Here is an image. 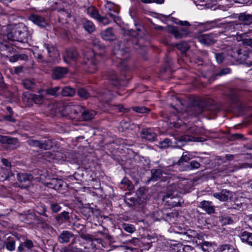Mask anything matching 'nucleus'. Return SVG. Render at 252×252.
Here are the masks:
<instances>
[{"instance_id": "13d9d810", "label": "nucleus", "mask_w": 252, "mask_h": 252, "mask_svg": "<svg viewBox=\"0 0 252 252\" xmlns=\"http://www.w3.org/2000/svg\"><path fill=\"white\" fill-rule=\"evenodd\" d=\"M50 209L53 213H57L61 210L62 207L60 204L57 202H51L50 203Z\"/></svg>"}, {"instance_id": "4be33fe9", "label": "nucleus", "mask_w": 252, "mask_h": 252, "mask_svg": "<svg viewBox=\"0 0 252 252\" xmlns=\"http://www.w3.org/2000/svg\"><path fill=\"white\" fill-rule=\"evenodd\" d=\"M78 57V54L76 49L70 48L66 50L63 54V57L64 62L69 63V60H75Z\"/></svg>"}, {"instance_id": "3c124183", "label": "nucleus", "mask_w": 252, "mask_h": 252, "mask_svg": "<svg viewBox=\"0 0 252 252\" xmlns=\"http://www.w3.org/2000/svg\"><path fill=\"white\" fill-rule=\"evenodd\" d=\"M29 98L32 99L35 103L37 104H41L44 102L43 96L42 95L31 94Z\"/></svg>"}, {"instance_id": "72a5a7b5", "label": "nucleus", "mask_w": 252, "mask_h": 252, "mask_svg": "<svg viewBox=\"0 0 252 252\" xmlns=\"http://www.w3.org/2000/svg\"><path fill=\"white\" fill-rule=\"evenodd\" d=\"M55 219L59 224H62L65 222L69 221L70 219L69 213L66 211H63L55 217Z\"/></svg>"}, {"instance_id": "6e6d98bb", "label": "nucleus", "mask_w": 252, "mask_h": 252, "mask_svg": "<svg viewBox=\"0 0 252 252\" xmlns=\"http://www.w3.org/2000/svg\"><path fill=\"white\" fill-rule=\"evenodd\" d=\"M202 250L204 252H215V249L212 244L207 242H205L202 247Z\"/></svg>"}, {"instance_id": "c03bdc74", "label": "nucleus", "mask_w": 252, "mask_h": 252, "mask_svg": "<svg viewBox=\"0 0 252 252\" xmlns=\"http://www.w3.org/2000/svg\"><path fill=\"white\" fill-rule=\"evenodd\" d=\"M22 84L25 89L29 90H32L35 86L34 81L31 79H24Z\"/></svg>"}, {"instance_id": "aec40b11", "label": "nucleus", "mask_w": 252, "mask_h": 252, "mask_svg": "<svg viewBox=\"0 0 252 252\" xmlns=\"http://www.w3.org/2000/svg\"><path fill=\"white\" fill-rule=\"evenodd\" d=\"M215 34H203L198 37V41L202 44L205 45H212L215 43L216 40Z\"/></svg>"}, {"instance_id": "603ef678", "label": "nucleus", "mask_w": 252, "mask_h": 252, "mask_svg": "<svg viewBox=\"0 0 252 252\" xmlns=\"http://www.w3.org/2000/svg\"><path fill=\"white\" fill-rule=\"evenodd\" d=\"M198 138H195L189 135H182L179 137V142H189V141H198Z\"/></svg>"}, {"instance_id": "39448f33", "label": "nucleus", "mask_w": 252, "mask_h": 252, "mask_svg": "<svg viewBox=\"0 0 252 252\" xmlns=\"http://www.w3.org/2000/svg\"><path fill=\"white\" fill-rule=\"evenodd\" d=\"M131 41L127 42V44L125 45L122 41H118L114 46L113 53L118 59L121 61L124 62L128 56V47Z\"/></svg>"}, {"instance_id": "412c9836", "label": "nucleus", "mask_w": 252, "mask_h": 252, "mask_svg": "<svg viewBox=\"0 0 252 252\" xmlns=\"http://www.w3.org/2000/svg\"><path fill=\"white\" fill-rule=\"evenodd\" d=\"M17 178L18 181L23 185L28 186L33 179V177L31 174L19 173L17 174Z\"/></svg>"}, {"instance_id": "f704fd0d", "label": "nucleus", "mask_w": 252, "mask_h": 252, "mask_svg": "<svg viewBox=\"0 0 252 252\" xmlns=\"http://www.w3.org/2000/svg\"><path fill=\"white\" fill-rule=\"evenodd\" d=\"M65 110L70 111V114L74 115L75 118H77V116H80L81 112L83 110V107L79 105H74L70 106H66Z\"/></svg>"}, {"instance_id": "bb28decb", "label": "nucleus", "mask_w": 252, "mask_h": 252, "mask_svg": "<svg viewBox=\"0 0 252 252\" xmlns=\"http://www.w3.org/2000/svg\"><path fill=\"white\" fill-rule=\"evenodd\" d=\"M198 207L208 214H213L215 212V206L211 201L203 200L200 202Z\"/></svg>"}, {"instance_id": "2eb2a0df", "label": "nucleus", "mask_w": 252, "mask_h": 252, "mask_svg": "<svg viewBox=\"0 0 252 252\" xmlns=\"http://www.w3.org/2000/svg\"><path fill=\"white\" fill-rule=\"evenodd\" d=\"M113 94L106 89H101L97 91L96 97L101 101L108 103L113 97Z\"/></svg>"}, {"instance_id": "774afa93", "label": "nucleus", "mask_w": 252, "mask_h": 252, "mask_svg": "<svg viewBox=\"0 0 252 252\" xmlns=\"http://www.w3.org/2000/svg\"><path fill=\"white\" fill-rule=\"evenodd\" d=\"M123 228L125 231L129 233H132L135 230V227L133 225L129 224H124Z\"/></svg>"}, {"instance_id": "bf43d9fd", "label": "nucleus", "mask_w": 252, "mask_h": 252, "mask_svg": "<svg viewBox=\"0 0 252 252\" xmlns=\"http://www.w3.org/2000/svg\"><path fill=\"white\" fill-rule=\"evenodd\" d=\"M78 95L83 99H87L90 97V94L86 90L82 88H80L77 91Z\"/></svg>"}, {"instance_id": "393cba45", "label": "nucleus", "mask_w": 252, "mask_h": 252, "mask_svg": "<svg viewBox=\"0 0 252 252\" xmlns=\"http://www.w3.org/2000/svg\"><path fill=\"white\" fill-rule=\"evenodd\" d=\"M96 244H101L102 245V240L100 238L93 239L90 240L86 244V246H83V252L87 249L89 252H94L96 248Z\"/></svg>"}, {"instance_id": "37998d69", "label": "nucleus", "mask_w": 252, "mask_h": 252, "mask_svg": "<svg viewBox=\"0 0 252 252\" xmlns=\"http://www.w3.org/2000/svg\"><path fill=\"white\" fill-rule=\"evenodd\" d=\"M219 252H239L237 249H235L233 246L225 244L221 245L219 248Z\"/></svg>"}, {"instance_id": "7ed1b4c3", "label": "nucleus", "mask_w": 252, "mask_h": 252, "mask_svg": "<svg viewBox=\"0 0 252 252\" xmlns=\"http://www.w3.org/2000/svg\"><path fill=\"white\" fill-rule=\"evenodd\" d=\"M84 63L88 66L89 73H93L97 69L98 58L100 54L96 55L93 50L88 49L84 52Z\"/></svg>"}, {"instance_id": "052dcab7", "label": "nucleus", "mask_w": 252, "mask_h": 252, "mask_svg": "<svg viewBox=\"0 0 252 252\" xmlns=\"http://www.w3.org/2000/svg\"><path fill=\"white\" fill-rule=\"evenodd\" d=\"M176 47L182 53H186L189 49L188 44L185 42H182L180 43L177 44Z\"/></svg>"}, {"instance_id": "338daca9", "label": "nucleus", "mask_w": 252, "mask_h": 252, "mask_svg": "<svg viewBox=\"0 0 252 252\" xmlns=\"http://www.w3.org/2000/svg\"><path fill=\"white\" fill-rule=\"evenodd\" d=\"M188 131L189 133L195 135L198 134L200 132L199 128L194 125L189 127L188 129Z\"/></svg>"}, {"instance_id": "f8f14e48", "label": "nucleus", "mask_w": 252, "mask_h": 252, "mask_svg": "<svg viewBox=\"0 0 252 252\" xmlns=\"http://www.w3.org/2000/svg\"><path fill=\"white\" fill-rule=\"evenodd\" d=\"M125 201L129 207H133V209L137 211L143 209L146 204L145 198H126L125 199Z\"/></svg>"}, {"instance_id": "2f4dec72", "label": "nucleus", "mask_w": 252, "mask_h": 252, "mask_svg": "<svg viewBox=\"0 0 252 252\" xmlns=\"http://www.w3.org/2000/svg\"><path fill=\"white\" fill-rule=\"evenodd\" d=\"M199 161L192 160L187 166L181 169V171H187L196 169L199 168L200 164L199 162L202 160V158H198Z\"/></svg>"}, {"instance_id": "79ce46f5", "label": "nucleus", "mask_w": 252, "mask_h": 252, "mask_svg": "<svg viewBox=\"0 0 252 252\" xmlns=\"http://www.w3.org/2000/svg\"><path fill=\"white\" fill-rule=\"evenodd\" d=\"M5 141L4 142V144H7L12 149L16 148V147L18 146V141L17 138L5 136Z\"/></svg>"}, {"instance_id": "423d86ee", "label": "nucleus", "mask_w": 252, "mask_h": 252, "mask_svg": "<svg viewBox=\"0 0 252 252\" xmlns=\"http://www.w3.org/2000/svg\"><path fill=\"white\" fill-rule=\"evenodd\" d=\"M106 3L105 5L107 15H108L111 19L116 23L120 22V18L119 13L120 9L119 5L115 4L110 1L106 0Z\"/></svg>"}, {"instance_id": "a19ab883", "label": "nucleus", "mask_w": 252, "mask_h": 252, "mask_svg": "<svg viewBox=\"0 0 252 252\" xmlns=\"http://www.w3.org/2000/svg\"><path fill=\"white\" fill-rule=\"evenodd\" d=\"M241 239L243 242H245L248 244L252 246V233L244 231L241 235Z\"/></svg>"}, {"instance_id": "f257e3e1", "label": "nucleus", "mask_w": 252, "mask_h": 252, "mask_svg": "<svg viewBox=\"0 0 252 252\" xmlns=\"http://www.w3.org/2000/svg\"><path fill=\"white\" fill-rule=\"evenodd\" d=\"M11 41H17L21 43H27L31 39L30 31L25 25L21 24L9 25V32L7 33Z\"/></svg>"}, {"instance_id": "473e14b6", "label": "nucleus", "mask_w": 252, "mask_h": 252, "mask_svg": "<svg viewBox=\"0 0 252 252\" xmlns=\"http://www.w3.org/2000/svg\"><path fill=\"white\" fill-rule=\"evenodd\" d=\"M172 251V252H197L193 248L190 246L180 245L174 246Z\"/></svg>"}, {"instance_id": "f03ea898", "label": "nucleus", "mask_w": 252, "mask_h": 252, "mask_svg": "<svg viewBox=\"0 0 252 252\" xmlns=\"http://www.w3.org/2000/svg\"><path fill=\"white\" fill-rule=\"evenodd\" d=\"M229 60L247 66L252 65V53L244 49H237L229 51L227 53Z\"/></svg>"}, {"instance_id": "de8ad7c7", "label": "nucleus", "mask_w": 252, "mask_h": 252, "mask_svg": "<svg viewBox=\"0 0 252 252\" xmlns=\"http://www.w3.org/2000/svg\"><path fill=\"white\" fill-rule=\"evenodd\" d=\"M91 43L95 49H103L105 48V46L101 43L98 39L96 38L92 37L91 40Z\"/></svg>"}, {"instance_id": "e433bc0d", "label": "nucleus", "mask_w": 252, "mask_h": 252, "mask_svg": "<svg viewBox=\"0 0 252 252\" xmlns=\"http://www.w3.org/2000/svg\"><path fill=\"white\" fill-rule=\"evenodd\" d=\"M226 206L228 209L240 210L242 207V203L238 199L232 200L226 203Z\"/></svg>"}, {"instance_id": "4468645a", "label": "nucleus", "mask_w": 252, "mask_h": 252, "mask_svg": "<svg viewBox=\"0 0 252 252\" xmlns=\"http://www.w3.org/2000/svg\"><path fill=\"white\" fill-rule=\"evenodd\" d=\"M29 20L34 24L41 28H44L48 26V23L45 18L38 14H32L29 18Z\"/></svg>"}, {"instance_id": "20e7f679", "label": "nucleus", "mask_w": 252, "mask_h": 252, "mask_svg": "<svg viewBox=\"0 0 252 252\" xmlns=\"http://www.w3.org/2000/svg\"><path fill=\"white\" fill-rule=\"evenodd\" d=\"M56 15L58 17V21L63 24H68L73 26L76 23V19L71 14V11L66 6L63 7H57L55 9Z\"/></svg>"}, {"instance_id": "7c9ffc66", "label": "nucleus", "mask_w": 252, "mask_h": 252, "mask_svg": "<svg viewBox=\"0 0 252 252\" xmlns=\"http://www.w3.org/2000/svg\"><path fill=\"white\" fill-rule=\"evenodd\" d=\"M95 114V111L86 109L83 107V110L81 114V119L85 121H90L94 117Z\"/></svg>"}, {"instance_id": "c756f323", "label": "nucleus", "mask_w": 252, "mask_h": 252, "mask_svg": "<svg viewBox=\"0 0 252 252\" xmlns=\"http://www.w3.org/2000/svg\"><path fill=\"white\" fill-rule=\"evenodd\" d=\"M231 196V192L226 189H223L220 192L213 193L214 197L221 201H226L228 198H233Z\"/></svg>"}, {"instance_id": "1a4fd4ad", "label": "nucleus", "mask_w": 252, "mask_h": 252, "mask_svg": "<svg viewBox=\"0 0 252 252\" xmlns=\"http://www.w3.org/2000/svg\"><path fill=\"white\" fill-rule=\"evenodd\" d=\"M27 143L31 146L37 147L44 150H49L53 146V142L49 139L44 140L29 139L27 141Z\"/></svg>"}, {"instance_id": "ddd939ff", "label": "nucleus", "mask_w": 252, "mask_h": 252, "mask_svg": "<svg viewBox=\"0 0 252 252\" xmlns=\"http://www.w3.org/2000/svg\"><path fill=\"white\" fill-rule=\"evenodd\" d=\"M168 32L174 35L176 38H182L187 37L190 33L187 28L178 29L176 27L170 26L168 28Z\"/></svg>"}, {"instance_id": "0eeeda50", "label": "nucleus", "mask_w": 252, "mask_h": 252, "mask_svg": "<svg viewBox=\"0 0 252 252\" xmlns=\"http://www.w3.org/2000/svg\"><path fill=\"white\" fill-rule=\"evenodd\" d=\"M207 109L205 102L202 100H199L195 101L192 104L188 106L186 111L190 116H196Z\"/></svg>"}, {"instance_id": "a18cd8bd", "label": "nucleus", "mask_w": 252, "mask_h": 252, "mask_svg": "<svg viewBox=\"0 0 252 252\" xmlns=\"http://www.w3.org/2000/svg\"><path fill=\"white\" fill-rule=\"evenodd\" d=\"M60 87H56L54 88H50L45 90L46 94L53 96H57L59 95V91L61 89Z\"/></svg>"}, {"instance_id": "ea45409f", "label": "nucleus", "mask_w": 252, "mask_h": 252, "mask_svg": "<svg viewBox=\"0 0 252 252\" xmlns=\"http://www.w3.org/2000/svg\"><path fill=\"white\" fill-rule=\"evenodd\" d=\"M83 28L86 31L90 33L93 32L95 30L94 24L92 21L88 20L83 23Z\"/></svg>"}, {"instance_id": "9d476101", "label": "nucleus", "mask_w": 252, "mask_h": 252, "mask_svg": "<svg viewBox=\"0 0 252 252\" xmlns=\"http://www.w3.org/2000/svg\"><path fill=\"white\" fill-rule=\"evenodd\" d=\"M105 76L111 84L115 86H123L125 84V81L122 78H119L114 70L109 69L107 70Z\"/></svg>"}, {"instance_id": "8fccbe9b", "label": "nucleus", "mask_w": 252, "mask_h": 252, "mask_svg": "<svg viewBox=\"0 0 252 252\" xmlns=\"http://www.w3.org/2000/svg\"><path fill=\"white\" fill-rule=\"evenodd\" d=\"M215 57L218 63H222L227 57L229 60V57H228L227 53L226 54L224 52L215 53Z\"/></svg>"}, {"instance_id": "58836bf2", "label": "nucleus", "mask_w": 252, "mask_h": 252, "mask_svg": "<svg viewBox=\"0 0 252 252\" xmlns=\"http://www.w3.org/2000/svg\"><path fill=\"white\" fill-rule=\"evenodd\" d=\"M75 90L70 87L63 88L61 91V94L64 96H73L75 94Z\"/></svg>"}, {"instance_id": "49530a36", "label": "nucleus", "mask_w": 252, "mask_h": 252, "mask_svg": "<svg viewBox=\"0 0 252 252\" xmlns=\"http://www.w3.org/2000/svg\"><path fill=\"white\" fill-rule=\"evenodd\" d=\"M6 249L9 251H13L15 249V241L13 238L9 239L4 242Z\"/></svg>"}, {"instance_id": "c9c22d12", "label": "nucleus", "mask_w": 252, "mask_h": 252, "mask_svg": "<svg viewBox=\"0 0 252 252\" xmlns=\"http://www.w3.org/2000/svg\"><path fill=\"white\" fill-rule=\"evenodd\" d=\"M9 32V25L4 27L0 34V44L2 45L7 41H11V38H8L7 32Z\"/></svg>"}, {"instance_id": "680f3d73", "label": "nucleus", "mask_w": 252, "mask_h": 252, "mask_svg": "<svg viewBox=\"0 0 252 252\" xmlns=\"http://www.w3.org/2000/svg\"><path fill=\"white\" fill-rule=\"evenodd\" d=\"M37 213L39 215L43 216L45 217H48V215L47 214L46 212L47 211L46 207L45 205H41L37 207Z\"/></svg>"}, {"instance_id": "a878e982", "label": "nucleus", "mask_w": 252, "mask_h": 252, "mask_svg": "<svg viewBox=\"0 0 252 252\" xmlns=\"http://www.w3.org/2000/svg\"><path fill=\"white\" fill-rule=\"evenodd\" d=\"M178 192L177 185L172 184L167 187L166 194L164 195V198H170L172 199L177 195Z\"/></svg>"}, {"instance_id": "4c0bfd02", "label": "nucleus", "mask_w": 252, "mask_h": 252, "mask_svg": "<svg viewBox=\"0 0 252 252\" xmlns=\"http://www.w3.org/2000/svg\"><path fill=\"white\" fill-rule=\"evenodd\" d=\"M5 180L10 181V176L9 175L8 169L0 167V182Z\"/></svg>"}, {"instance_id": "864d4df0", "label": "nucleus", "mask_w": 252, "mask_h": 252, "mask_svg": "<svg viewBox=\"0 0 252 252\" xmlns=\"http://www.w3.org/2000/svg\"><path fill=\"white\" fill-rule=\"evenodd\" d=\"M108 16L106 15V16H102L99 14L96 20L104 25H108L111 22V20L110 18L108 17Z\"/></svg>"}, {"instance_id": "4d7b16f0", "label": "nucleus", "mask_w": 252, "mask_h": 252, "mask_svg": "<svg viewBox=\"0 0 252 252\" xmlns=\"http://www.w3.org/2000/svg\"><path fill=\"white\" fill-rule=\"evenodd\" d=\"M87 12L91 17L96 20L99 15L98 11L93 7L88 8L87 10Z\"/></svg>"}, {"instance_id": "f3484780", "label": "nucleus", "mask_w": 252, "mask_h": 252, "mask_svg": "<svg viewBox=\"0 0 252 252\" xmlns=\"http://www.w3.org/2000/svg\"><path fill=\"white\" fill-rule=\"evenodd\" d=\"M72 238H75L74 235L72 232L68 230H63L58 236V240L61 244L68 243Z\"/></svg>"}, {"instance_id": "6ab92c4d", "label": "nucleus", "mask_w": 252, "mask_h": 252, "mask_svg": "<svg viewBox=\"0 0 252 252\" xmlns=\"http://www.w3.org/2000/svg\"><path fill=\"white\" fill-rule=\"evenodd\" d=\"M140 136L149 141H153L156 138V133L150 128H143L140 132Z\"/></svg>"}, {"instance_id": "0e129e2a", "label": "nucleus", "mask_w": 252, "mask_h": 252, "mask_svg": "<svg viewBox=\"0 0 252 252\" xmlns=\"http://www.w3.org/2000/svg\"><path fill=\"white\" fill-rule=\"evenodd\" d=\"M132 109L135 112L139 113H146L149 111V109L144 106L133 107Z\"/></svg>"}, {"instance_id": "cd10ccee", "label": "nucleus", "mask_w": 252, "mask_h": 252, "mask_svg": "<svg viewBox=\"0 0 252 252\" xmlns=\"http://www.w3.org/2000/svg\"><path fill=\"white\" fill-rule=\"evenodd\" d=\"M64 183V182L61 179L53 178L47 182L46 185L48 188L59 190L63 188Z\"/></svg>"}, {"instance_id": "6e6552de", "label": "nucleus", "mask_w": 252, "mask_h": 252, "mask_svg": "<svg viewBox=\"0 0 252 252\" xmlns=\"http://www.w3.org/2000/svg\"><path fill=\"white\" fill-rule=\"evenodd\" d=\"M170 167L164 168L163 169L159 168H153L151 170V176L149 178L146 183H149L150 182H156L160 181L165 182L166 180V177L164 176L163 175L169 174L168 170L170 169Z\"/></svg>"}, {"instance_id": "5701e85b", "label": "nucleus", "mask_w": 252, "mask_h": 252, "mask_svg": "<svg viewBox=\"0 0 252 252\" xmlns=\"http://www.w3.org/2000/svg\"><path fill=\"white\" fill-rule=\"evenodd\" d=\"M101 38L105 41H113L116 39V36L112 28H108L100 32Z\"/></svg>"}, {"instance_id": "9b49d317", "label": "nucleus", "mask_w": 252, "mask_h": 252, "mask_svg": "<svg viewBox=\"0 0 252 252\" xmlns=\"http://www.w3.org/2000/svg\"><path fill=\"white\" fill-rule=\"evenodd\" d=\"M239 20L244 23H237L234 25L233 28L236 30L243 31V29L251 23H252V15L246 13H240Z\"/></svg>"}, {"instance_id": "c85d7f7f", "label": "nucleus", "mask_w": 252, "mask_h": 252, "mask_svg": "<svg viewBox=\"0 0 252 252\" xmlns=\"http://www.w3.org/2000/svg\"><path fill=\"white\" fill-rule=\"evenodd\" d=\"M43 46L47 50L48 56L53 60H55L59 57V51L55 46L48 44H44Z\"/></svg>"}, {"instance_id": "09e8293b", "label": "nucleus", "mask_w": 252, "mask_h": 252, "mask_svg": "<svg viewBox=\"0 0 252 252\" xmlns=\"http://www.w3.org/2000/svg\"><path fill=\"white\" fill-rule=\"evenodd\" d=\"M219 220L222 225L230 224L233 223L232 219L227 216H221L219 217Z\"/></svg>"}, {"instance_id": "5fc2aeb1", "label": "nucleus", "mask_w": 252, "mask_h": 252, "mask_svg": "<svg viewBox=\"0 0 252 252\" xmlns=\"http://www.w3.org/2000/svg\"><path fill=\"white\" fill-rule=\"evenodd\" d=\"M229 98L233 102H236L239 96L238 92L235 90H230L228 94Z\"/></svg>"}, {"instance_id": "dca6fc26", "label": "nucleus", "mask_w": 252, "mask_h": 252, "mask_svg": "<svg viewBox=\"0 0 252 252\" xmlns=\"http://www.w3.org/2000/svg\"><path fill=\"white\" fill-rule=\"evenodd\" d=\"M83 246L80 244H77L75 241V238L72 239L71 243L67 246L63 248L61 250V252H83Z\"/></svg>"}, {"instance_id": "69168bd1", "label": "nucleus", "mask_w": 252, "mask_h": 252, "mask_svg": "<svg viewBox=\"0 0 252 252\" xmlns=\"http://www.w3.org/2000/svg\"><path fill=\"white\" fill-rule=\"evenodd\" d=\"M171 144V140L168 138L165 139L163 141L159 143V147L161 148L166 149L169 147Z\"/></svg>"}, {"instance_id": "a211bd4d", "label": "nucleus", "mask_w": 252, "mask_h": 252, "mask_svg": "<svg viewBox=\"0 0 252 252\" xmlns=\"http://www.w3.org/2000/svg\"><path fill=\"white\" fill-rule=\"evenodd\" d=\"M191 159V156L188 151H186L183 153L181 157L179 158L178 161L174 164V165L178 166V170L181 171V169L187 166L186 163Z\"/></svg>"}, {"instance_id": "e2e57ef3", "label": "nucleus", "mask_w": 252, "mask_h": 252, "mask_svg": "<svg viewBox=\"0 0 252 252\" xmlns=\"http://www.w3.org/2000/svg\"><path fill=\"white\" fill-rule=\"evenodd\" d=\"M178 215L176 212L167 213L165 215V220L167 221H172L173 219L177 217Z\"/></svg>"}, {"instance_id": "b1692460", "label": "nucleus", "mask_w": 252, "mask_h": 252, "mask_svg": "<svg viewBox=\"0 0 252 252\" xmlns=\"http://www.w3.org/2000/svg\"><path fill=\"white\" fill-rule=\"evenodd\" d=\"M68 72L66 67H56L52 70V77L54 79H59L65 77Z\"/></svg>"}]
</instances>
